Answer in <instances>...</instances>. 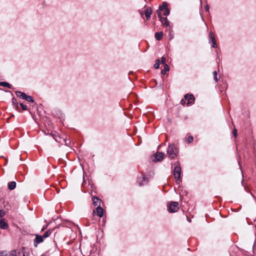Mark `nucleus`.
Segmentation results:
<instances>
[{"mask_svg":"<svg viewBox=\"0 0 256 256\" xmlns=\"http://www.w3.org/2000/svg\"><path fill=\"white\" fill-rule=\"evenodd\" d=\"M233 132V134L234 135V136L235 137H236V136H237V131H236V128H234V131H233V132Z\"/></svg>","mask_w":256,"mask_h":256,"instance_id":"obj_31","label":"nucleus"},{"mask_svg":"<svg viewBox=\"0 0 256 256\" xmlns=\"http://www.w3.org/2000/svg\"><path fill=\"white\" fill-rule=\"evenodd\" d=\"M42 236L43 237V240H44V238H47V237H46V236H44V235H43Z\"/></svg>","mask_w":256,"mask_h":256,"instance_id":"obj_34","label":"nucleus"},{"mask_svg":"<svg viewBox=\"0 0 256 256\" xmlns=\"http://www.w3.org/2000/svg\"><path fill=\"white\" fill-rule=\"evenodd\" d=\"M16 187V182H11L8 184V188L10 190H13Z\"/></svg>","mask_w":256,"mask_h":256,"instance_id":"obj_14","label":"nucleus"},{"mask_svg":"<svg viewBox=\"0 0 256 256\" xmlns=\"http://www.w3.org/2000/svg\"><path fill=\"white\" fill-rule=\"evenodd\" d=\"M7 255L5 252H0V256H6Z\"/></svg>","mask_w":256,"mask_h":256,"instance_id":"obj_29","label":"nucleus"},{"mask_svg":"<svg viewBox=\"0 0 256 256\" xmlns=\"http://www.w3.org/2000/svg\"><path fill=\"white\" fill-rule=\"evenodd\" d=\"M213 74H214V80H216V82H218V78H217V72H216V71H214L213 72Z\"/></svg>","mask_w":256,"mask_h":256,"instance_id":"obj_24","label":"nucleus"},{"mask_svg":"<svg viewBox=\"0 0 256 256\" xmlns=\"http://www.w3.org/2000/svg\"><path fill=\"white\" fill-rule=\"evenodd\" d=\"M0 86H2L8 87L10 88H12L11 85L9 83L7 82H0Z\"/></svg>","mask_w":256,"mask_h":256,"instance_id":"obj_18","label":"nucleus"},{"mask_svg":"<svg viewBox=\"0 0 256 256\" xmlns=\"http://www.w3.org/2000/svg\"><path fill=\"white\" fill-rule=\"evenodd\" d=\"M26 100L30 102H34V100L31 96H27Z\"/></svg>","mask_w":256,"mask_h":256,"instance_id":"obj_22","label":"nucleus"},{"mask_svg":"<svg viewBox=\"0 0 256 256\" xmlns=\"http://www.w3.org/2000/svg\"><path fill=\"white\" fill-rule=\"evenodd\" d=\"M167 152L170 158H174L176 156L178 150L174 145L171 144L168 146Z\"/></svg>","mask_w":256,"mask_h":256,"instance_id":"obj_1","label":"nucleus"},{"mask_svg":"<svg viewBox=\"0 0 256 256\" xmlns=\"http://www.w3.org/2000/svg\"><path fill=\"white\" fill-rule=\"evenodd\" d=\"M95 212L100 218H102L104 216V210L100 206H98L96 208V211H93V214Z\"/></svg>","mask_w":256,"mask_h":256,"instance_id":"obj_7","label":"nucleus"},{"mask_svg":"<svg viewBox=\"0 0 256 256\" xmlns=\"http://www.w3.org/2000/svg\"><path fill=\"white\" fill-rule=\"evenodd\" d=\"M152 14V10L150 8L148 7L146 8L144 11V14L147 20L150 18L151 14Z\"/></svg>","mask_w":256,"mask_h":256,"instance_id":"obj_11","label":"nucleus"},{"mask_svg":"<svg viewBox=\"0 0 256 256\" xmlns=\"http://www.w3.org/2000/svg\"><path fill=\"white\" fill-rule=\"evenodd\" d=\"M52 232V230H47L46 232L44 235L48 238L51 234Z\"/></svg>","mask_w":256,"mask_h":256,"instance_id":"obj_21","label":"nucleus"},{"mask_svg":"<svg viewBox=\"0 0 256 256\" xmlns=\"http://www.w3.org/2000/svg\"><path fill=\"white\" fill-rule=\"evenodd\" d=\"M10 256H17V254L16 250H12L10 252Z\"/></svg>","mask_w":256,"mask_h":256,"instance_id":"obj_23","label":"nucleus"},{"mask_svg":"<svg viewBox=\"0 0 256 256\" xmlns=\"http://www.w3.org/2000/svg\"><path fill=\"white\" fill-rule=\"evenodd\" d=\"M154 158L153 160V161L156 162H160L164 159V154L162 152H157L154 154Z\"/></svg>","mask_w":256,"mask_h":256,"instance_id":"obj_6","label":"nucleus"},{"mask_svg":"<svg viewBox=\"0 0 256 256\" xmlns=\"http://www.w3.org/2000/svg\"><path fill=\"white\" fill-rule=\"evenodd\" d=\"M185 100H186V105L190 106L194 103V98L192 94H186L184 96Z\"/></svg>","mask_w":256,"mask_h":256,"instance_id":"obj_4","label":"nucleus"},{"mask_svg":"<svg viewBox=\"0 0 256 256\" xmlns=\"http://www.w3.org/2000/svg\"><path fill=\"white\" fill-rule=\"evenodd\" d=\"M43 241V237L42 236L36 234V238L34 240V242L36 246H37L38 244L42 242Z\"/></svg>","mask_w":256,"mask_h":256,"instance_id":"obj_8","label":"nucleus"},{"mask_svg":"<svg viewBox=\"0 0 256 256\" xmlns=\"http://www.w3.org/2000/svg\"><path fill=\"white\" fill-rule=\"evenodd\" d=\"M5 212L2 210H0V218L3 217L5 215Z\"/></svg>","mask_w":256,"mask_h":256,"instance_id":"obj_25","label":"nucleus"},{"mask_svg":"<svg viewBox=\"0 0 256 256\" xmlns=\"http://www.w3.org/2000/svg\"><path fill=\"white\" fill-rule=\"evenodd\" d=\"M142 178L144 179V182H146V179H145V178H144V177H143V178Z\"/></svg>","mask_w":256,"mask_h":256,"instance_id":"obj_35","label":"nucleus"},{"mask_svg":"<svg viewBox=\"0 0 256 256\" xmlns=\"http://www.w3.org/2000/svg\"><path fill=\"white\" fill-rule=\"evenodd\" d=\"M169 70V67L166 64H164V68L161 71V74L162 75L165 74L167 71Z\"/></svg>","mask_w":256,"mask_h":256,"instance_id":"obj_17","label":"nucleus"},{"mask_svg":"<svg viewBox=\"0 0 256 256\" xmlns=\"http://www.w3.org/2000/svg\"><path fill=\"white\" fill-rule=\"evenodd\" d=\"M186 102H187L186 100H185V98H184V99L182 100L181 104L182 105H184L186 103Z\"/></svg>","mask_w":256,"mask_h":256,"instance_id":"obj_32","label":"nucleus"},{"mask_svg":"<svg viewBox=\"0 0 256 256\" xmlns=\"http://www.w3.org/2000/svg\"><path fill=\"white\" fill-rule=\"evenodd\" d=\"M166 58H164V57H162V64H163L164 65V64H166Z\"/></svg>","mask_w":256,"mask_h":256,"instance_id":"obj_30","label":"nucleus"},{"mask_svg":"<svg viewBox=\"0 0 256 256\" xmlns=\"http://www.w3.org/2000/svg\"><path fill=\"white\" fill-rule=\"evenodd\" d=\"M8 228V224L4 219L2 218L0 220V228L6 230Z\"/></svg>","mask_w":256,"mask_h":256,"instance_id":"obj_10","label":"nucleus"},{"mask_svg":"<svg viewBox=\"0 0 256 256\" xmlns=\"http://www.w3.org/2000/svg\"><path fill=\"white\" fill-rule=\"evenodd\" d=\"M20 106L22 107V108L23 110H26V109H27L26 106H24L23 104L20 103Z\"/></svg>","mask_w":256,"mask_h":256,"instance_id":"obj_27","label":"nucleus"},{"mask_svg":"<svg viewBox=\"0 0 256 256\" xmlns=\"http://www.w3.org/2000/svg\"><path fill=\"white\" fill-rule=\"evenodd\" d=\"M179 209L178 204L176 202H172L168 206V210L170 212H175Z\"/></svg>","mask_w":256,"mask_h":256,"instance_id":"obj_3","label":"nucleus"},{"mask_svg":"<svg viewBox=\"0 0 256 256\" xmlns=\"http://www.w3.org/2000/svg\"><path fill=\"white\" fill-rule=\"evenodd\" d=\"M205 8H206V9L207 10H208L209 6H208V5H206Z\"/></svg>","mask_w":256,"mask_h":256,"instance_id":"obj_33","label":"nucleus"},{"mask_svg":"<svg viewBox=\"0 0 256 256\" xmlns=\"http://www.w3.org/2000/svg\"><path fill=\"white\" fill-rule=\"evenodd\" d=\"M193 140V137L192 136H189L187 138L188 142L190 143Z\"/></svg>","mask_w":256,"mask_h":256,"instance_id":"obj_26","label":"nucleus"},{"mask_svg":"<svg viewBox=\"0 0 256 256\" xmlns=\"http://www.w3.org/2000/svg\"><path fill=\"white\" fill-rule=\"evenodd\" d=\"M160 60L158 59H157L155 61V64H154V68L156 69H158L160 68Z\"/></svg>","mask_w":256,"mask_h":256,"instance_id":"obj_19","label":"nucleus"},{"mask_svg":"<svg viewBox=\"0 0 256 256\" xmlns=\"http://www.w3.org/2000/svg\"><path fill=\"white\" fill-rule=\"evenodd\" d=\"M158 16L160 18V20L163 24L164 25L166 26H168V18H162L161 14L158 13Z\"/></svg>","mask_w":256,"mask_h":256,"instance_id":"obj_9","label":"nucleus"},{"mask_svg":"<svg viewBox=\"0 0 256 256\" xmlns=\"http://www.w3.org/2000/svg\"><path fill=\"white\" fill-rule=\"evenodd\" d=\"M212 47L216 48L217 47V45H216V40H214V41H212Z\"/></svg>","mask_w":256,"mask_h":256,"instance_id":"obj_28","label":"nucleus"},{"mask_svg":"<svg viewBox=\"0 0 256 256\" xmlns=\"http://www.w3.org/2000/svg\"><path fill=\"white\" fill-rule=\"evenodd\" d=\"M174 178L176 181L179 184L180 182V178L181 176V168L179 166H176L174 167Z\"/></svg>","mask_w":256,"mask_h":256,"instance_id":"obj_2","label":"nucleus"},{"mask_svg":"<svg viewBox=\"0 0 256 256\" xmlns=\"http://www.w3.org/2000/svg\"><path fill=\"white\" fill-rule=\"evenodd\" d=\"M92 202H93L95 206H100L101 202L100 199L96 197H93L92 198Z\"/></svg>","mask_w":256,"mask_h":256,"instance_id":"obj_13","label":"nucleus"},{"mask_svg":"<svg viewBox=\"0 0 256 256\" xmlns=\"http://www.w3.org/2000/svg\"><path fill=\"white\" fill-rule=\"evenodd\" d=\"M209 37L211 40V41H214V34L212 32H210L209 34Z\"/></svg>","mask_w":256,"mask_h":256,"instance_id":"obj_20","label":"nucleus"},{"mask_svg":"<svg viewBox=\"0 0 256 256\" xmlns=\"http://www.w3.org/2000/svg\"><path fill=\"white\" fill-rule=\"evenodd\" d=\"M52 136H53L55 140L58 142H62V141L65 142V138H61V136H60L58 135L52 134Z\"/></svg>","mask_w":256,"mask_h":256,"instance_id":"obj_12","label":"nucleus"},{"mask_svg":"<svg viewBox=\"0 0 256 256\" xmlns=\"http://www.w3.org/2000/svg\"><path fill=\"white\" fill-rule=\"evenodd\" d=\"M163 35L164 34L162 32H158L155 34L156 38V40H160L162 38Z\"/></svg>","mask_w":256,"mask_h":256,"instance_id":"obj_15","label":"nucleus"},{"mask_svg":"<svg viewBox=\"0 0 256 256\" xmlns=\"http://www.w3.org/2000/svg\"><path fill=\"white\" fill-rule=\"evenodd\" d=\"M159 9L161 11H164V14L168 16L170 14V10L168 8V4L166 2H164L162 6H160Z\"/></svg>","mask_w":256,"mask_h":256,"instance_id":"obj_5","label":"nucleus"},{"mask_svg":"<svg viewBox=\"0 0 256 256\" xmlns=\"http://www.w3.org/2000/svg\"><path fill=\"white\" fill-rule=\"evenodd\" d=\"M16 95L19 96L20 98H22V99H24V100H26V94H24V92H16Z\"/></svg>","mask_w":256,"mask_h":256,"instance_id":"obj_16","label":"nucleus"}]
</instances>
